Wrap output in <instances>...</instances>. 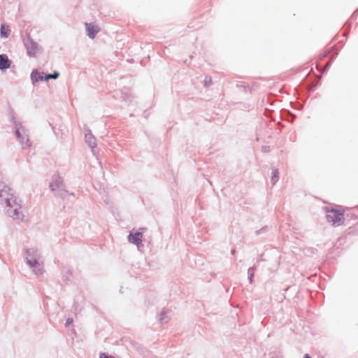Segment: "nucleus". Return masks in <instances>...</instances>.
Wrapping results in <instances>:
<instances>
[{
  "mask_svg": "<svg viewBox=\"0 0 358 358\" xmlns=\"http://www.w3.org/2000/svg\"><path fill=\"white\" fill-rule=\"evenodd\" d=\"M0 197L4 199L5 203L9 208L8 214L15 219H23L22 207L21 201L9 187L1 190Z\"/></svg>",
  "mask_w": 358,
  "mask_h": 358,
  "instance_id": "nucleus-1",
  "label": "nucleus"
},
{
  "mask_svg": "<svg viewBox=\"0 0 358 358\" xmlns=\"http://www.w3.org/2000/svg\"><path fill=\"white\" fill-rule=\"evenodd\" d=\"M327 218L328 222L335 227L341 226L344 222V210L329 209L326 208Z\"/></svg>",
  "mask_w": 358,
  "mask_h": 358,
  "instance_id": "nucleus-2",
  "label": "nucleus"
},
{
  "mask_svg": "<svg viewBox=\"0 0 358 358\" xmlns=\"http://www.w3.org/2000/svg\"><path fill=\"white\" fill-rule=\"evenodd\" d=\"M27 53L29 56H35L38 51V45L37 44L29 37L27 38L24 43Z\"/></svg>",
  "mask_w": 358,
  "mask_h": 358,
  "instance_id": "nucleus-3",
  "label": "nucleus"
},
{
  "mask_svg": "<svg viewBox=\"0 0 358 358\" xmlns=\"http://www.w3.org/2000/svg\"><path fill=\"white\" fill-rule=\"evenodd\" d=\"M29 253V252L28 251L27 252L28 255L27 256V263L31 266V267H32L34 268V272H36V273H38V272L41 273V264L38 262V261L36 259L30 257Z\"/></svg>",
  "mask_w": 358,
  "mask_h": 358,
  "instance_id": "nucleus-4",
  "label": "nucleus"
},
{
  "mask_svg": "<svg viewBox=\"0 0 358 358\" xmlns=\"http://www.w3.org/2000/svg\"><path fill=\"white\" fill-rule=\"evenodd\" d=\"M50 187L53 192L59 189L62 187V180L61 177L58 175H55L52 182L50 183Z\"/></svg>",
  "mask_w": 358,
  "mask_h": 358,
  "instance_id": "nucleus-5",
  "label": "nucleus"
},
{
  "mask_svg": "<svg viewBox=\"0 0 358 358\" xmlns=\"http://www.w3.org/2000/svg\"><path fill=\"white\" fill-rule=\"evenodd\" d=\"M85 27L87 35L91 38H94L95 35L100 31L99 27L92 23H86Z\"/></svg>",
  "mask_w": 358,
  "mask_h": 358,
  "instance_id": "nucleus-6",
  "label": "nucleus"
},
{
  "mask_svg": "<svg viewBox=\"0 0 358 358\" xmlns=\"http://www.w3.org/2000/svg\"><path fill=\"white\" fill-rule=\"evenodd\" d=\"M143 235L141 232H136L134 234H131L129 236V241L136 245L141 243Z\"/></svg>",
  "mask_w": 358,
  "mask_h": 358,
  "instance_id": "nucleus-7",
  "label": "nucleus"
},
{
  "mask_svg": "<svg viewBox=\"0 0 358 358\" xmlns=\"http://www.w3.org/2000/svg\"><path fill=\"white\" fill-rule=\"evenodd\" d=\"M10 66V61L8 59L7 55H0V69H8Z\"/></svg>",
  "mask_w": 358,
  "mask_h": 358,
  "instance_id": "nucleus-8",
  "label": "nucleus"
},
{
  "mask_svg": "<svg viewBox=\"0 0 358 358\" xmlns=\"http://www.w3.org/2000/svg\"><path fill=\"white\" fill-rule=\"evenodd\" d=\"M85 141L92 148L96 146V138L91 132L85 134Z\"/></svg>",
  "mask_w": 358,
  "mask_h": 358,
  "instance_id": "nucleus-9",
  "label": "nucleus"
},
{
  "mask_svg": "<svg viewBox=\"0 0 358 358\" xmlns=\"http://www.w3.org/2000/svg\"><path fill=\"white\" fill-rule=\"evenodd\" d=\"M31 79L33 84L44 80V77L37 70H34L31 73Z\"/></svg>",
  "mask_w": 358,
  "mask_h": 358,
  "instance_id": "nucleus-10",
  "label": "nucleus"
},
{
  "mask_svg": "<svg viewBox=\"0 0 358 358\" xmlns=\"http://www.w3.org/2000/svg\"><path fill=\"white\" fill-rule=\"evenodd\" d=\"M10 29L8 26H5L2 24L1 26V36L3 38H7L10 34Z\"/></svg>",
  "mask_w": 358,
  "mask_h": 358,
  "instance_id": "nucleus-11",
  "label": "nucleus"
},
{
  "mask_svg": "<svg viewBox=\"0 0 358 358\" xmlns=\"http://www.w3.org/2000/svg\"><path fill=\"white\" fill-rule=\"evenodd\" d=\"M59 73L58 72H56L55 71L54 73L52 74H48L46 75L45 77H44V80H48L49 79H56L59 77Z\"/></svg>",
  "mask_w": 358,
  "mask_h": 358,
  "instance_id": "nucleus-12",
  "label": "nucleus"
},
{
  "mask_svg": "<svg viewBox=\"0 0 358 358\" xmlns=\"http://www.w3.org/2000/svg\"><path fill=\"white\" fill-rule=\"evenodd\" d=\"M100 358H115L113 356H108L106 353H101Z\"/></svg>",
  "mask_w": 358,
  "mask_h": 358,
  "instance_id": "nucleus-13",
  "label": "nucleus"
},
{
  "mask_svg": "<svg viewBox=\"0 0 358 358\" xmlns=\"http://www.w3.org/2000/svg\"><path fill=\"white\" fill-rule=\"evenodd\" d=\"M278 174V171L277 170H273L272 179H273L274 178H276Z\"/></svg>",
  "mask_w": 358,
  "mask_h": 358,
  "instance_id": "nucleus-14",
  "label": "nucleus"
},
{
  "mask_svg": "<svg viewBox=\"0 0 358 358\" xmlns=\"http://www.w3.org/2000/svg\"><path fill=\"white\" fill-rule=\"evenodd\" d=\"M72 322V320H67V322H66V324L69 325V324H71Z\"/></svg>",
  "mask_w": 358,
  "mask_h": 358,
  "instance_id": "nucleus-15",
  "label": "nucleus"
},
{
  "mask_svg": "<svg viewBox=\"0 0 358 358\" xmlns=\"http://www.w3.org/2000/svg\"><path fill=\"white\" fill-rule=\"evenodd\" d=\"M303 358H311V357L309 356V355L306 354V355H304Z\"/></svg>",
  "mask_w": 358,
  "mask_h": 358,
  "instance_id": "nucleus-16",
  "label": "nucleus"
}]
</instances>
